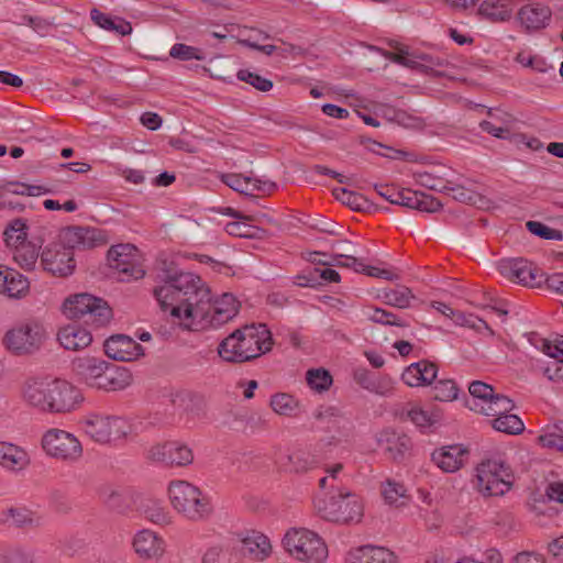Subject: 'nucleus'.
<instances>
[{
    "label": "nucleus",
    "mask_w": 563,
    "mask_h": 563,
    "mask_svg": "<svg viewBox=\"0 0 563 563\" xmlns=\"http://www.w3.org/2000/svg\"><path fill=\"white\" fill-rule=\"evenodd\" d=\"M157 272V279L163 285L156 286L153 295L161 309H169L170 314L178 318L185 329H217L239 313L241 305L232 294L224 292L212 301L210 289L200 276L179 269L175 262L159 260Z\"/></svg>",
    "instance_id": "obj_1"
},
{
    "label": "nucleus",
    "mask_w": 563,
    "mask_h": 563,
    "mask_svg": "<svg viewBox=\"0 0 563 563\" xmlns=\"http://www.w3.org/2000/svg\"><path fill=\"white\" fill-rule=\"evenodd\" d=\"M23 398L31 407L45 413H67L82 402L80 390L64 379L31 378L23 387Z\"/></svg>",
    "instance_id": "obj_2"
},
{
    "label": "nucleus",
    "mask_w": 563,
    "mask_h": 563,
    "mask_svg": "<svg viewBox=\"0 0 563 563\" xmlns=\"http://www.w3.org/2000/svg\"><path fill=\"white\" fill-rule=\"evenodd\" d=\"M272 333L265 323L245 324L234 330L218 345L219 356L228 363H245L272 350Z\"/></svg>",
    "instance_id": "obj_3"
},
{
    "label": "nucleus",
    "mask_w": 563,
    "mask_h": 563,
    "mask_svg": "<svg viewBox=\"0 0 563 563\" xmlns=\"http://www.w3.org/2000/svg\"><path fill=\"white\" fill-rule=\"evenodd\" d=\"M168 494L173 507L188 520L201 521L212 514L210 498L189 482H172Z\"/></svg>",
    "instance_id": "obj_4"
},
{
    "label": "nucleus",
    "mask_w": 563,
    "mask_h": 563,
    "mask_svg": "<svg viewBox=\"0 0 563 563\" xmlns=\"http://www.w3.org/2000/svg\"><path fill=\"white\" fill-rule=\"evenodd\" d=\"M63 309L68 319H85V322H91L96 327H103L112 319V309L108 302L87 292L67 297Z\"/></svg>",
    "instance_id": "obj_5"
},
{
    "label": "nucleus",
    "mask_w": 563,
    "mask_h": 563,
    "mask_svg": "<svg viewBox=\"0 0 563 563\" xmlns=\"http://www.w3.org/2000/svg\"><path fill=\"white\" fill-rule=\"evenodd\" d=\"M316 507L321 518L340 525L360 522L363 517V506L358 497L345 489H340L328 499L319 500Z\"/></svg>",
    "instance_id": "obj_6"
},
{
    "label": "nucleus",
    "mask_w": 563,
    "mask_h": 563,
    "mask_svg": "<svg viewBox=\"0 0 563 563\" xmlns=\"http://www.w3.org/2000/svg\"><path fill=\"white\" fill-rule=\"evenodd\" d=\"M283 545L299 561L320 563L328 556V549L322 539L306 529L288 531L283 539Z\"/></svg>",
    "instance_id": "obj_7"
},
{
    "label": "nucleus",
    "mask_w": 563,
    "mask_h": 563,
    "mask_svg": "<svg viewBox=\"0 0 563 563\" xmlns=\"http://www.w3.org/2000/svg\"><path fill=\"white\" fill-rule=\"evenodd\" d=\"M79 424L86 435L100 444L120 440L128 434V423L120 417L89 413Z\"/></svg>",
    "instance_id": "obj_8"
},
{
    "label": "nucleus",
    "mask_w": 563,
    "mask_h": 563,
    "mask_svg": "<svg viewBox=\"0 0 563 563\" xmlns=\"http://www.w3.org/2000/svg\"><path fill=\"white\" fill-rule=\"evenodd\" d=\"M512 472L500 460H486L477 466L478 488L488 496H500L512 485Z\"/></svg>",
    "instance_id": "obj_9"
},
{
    "label": "nucleus",
    "mask_w": 563,
    "mask_h": 563,
    "mask_svg": "<svg viewBox=\"0 0 563 563\" xmlns=\"http://www.w3.org/2000/svg\"><path fill=\"white\" fill-rule=\"evenodd\" d=\"M42 448L45 453L64 462H77L82 455L80 441L62 429H49L42 437Z\"/></svg>",
    "instance_id": "obj_10"
},
{
    "label": "nucleus",
    "mask_w": 563,
    "mask_h": 563,
    "mask_svg": "<svg viewBox=\"0 0 563 563\" xmlns=\"http://www.w3.org/2000/svg\"><path fill=\"white\" fill-rule=\"evenodd\" d=\"M107 258L111 268L120 274V282H131L143 278L145 271L142 268L137 249L133 244H118L109 249Z\"/></svg>",
    "instance_id": "obj_11"
},
{
    "label": "nucleus",
    "mask_w": 563,
    "mask_h": 563,
    "mask_svg": "<svg viewBox=\"0 0 563 563\" xmlns=\"http://www.w3.org/2000/svg\"><path fill=\"white\" fill-rule=\"evenodd\" d=\"M43 330L38 324H24L9 330L3 343L16 355L30 354L40 347Z\"/></svg>",
    "instance_id": "obj_12"
},
{
    "label": "nucleus",
    "mask_w": 563,
    "mask_h": 563,
    "mask_svg": "<svg viewBox=\"0 0 563 563\" xmlns=\"http://www.w3.org/2000/svg\"><path fill=\"white\" fill-rule=\"evenodd\" d=\"M41 264L53 275L66 277L71 275L76 267L74 251L59 243L49 244L41 254Z\"/></svg>",
    "instance_id": "obj_13"
},
{
    "label": "nucleus",
    "mask_w": 563,
    "mask_h": 563,
    "mask_svg": "<svg viewBox=\"0 0 563 563\" xmlns=\"http://www.w3.org/2000/svg\"><path fill=\"white\" fill-rule=\"evenodd\" d=\"M552 15V9L548 3L531 1L519 8L516 21L526 32H538L550 25Z\"/></svg>",
    "instance_id": "obj_14"
},
{
    "label": "nucleus",
    "mask_w": 563,
    "mask_h": 563,
    "mask_svg": "<svg viewBox=\"0 0 563 563\" xmlns=\"http://www.w3.org/2000/svg\"><path fill=\"white\" fill-rule=\"evenodd\" d=\"M147 457L167 465L187 466L194 461L192 450L179 441H167L148 450Z\"/></svg>",
    "instance_id": "obj_15"
},
{
    "label": "nucleus",
    "mask_w": 563,
    "mask_h": 563,
    "mask_svg": "<svg viewBox=\"0 0 563 563\" xmlns=\"http://www.w3.org/2000/svg\"><path fill=\"white\" fill-rule=\"evenodd\" d=\"M104 353L114 361L131 362L144 354L143 346L125 334H113L104 343Z\"/></svg>",
    "instance_id": "obj_16"
},
{
    "label": "nucleus",
    "mask_w": 563,
    "mask_h": 563,
    "mask_svg": "<svg viewBox=\"0 0 563 563\" xmlns=\"http://www.w3.org/2000/svg\"><path fill=\"white\" fill-rule=\"evenodd\" d=\"M376 440L388 459L394 462L404 461L412 448L410 438L394 429H384L377 434Z\"/></svg>",
    "instance_id": "obj_17"
},
{
    "label": "nucleus",
    "mask_w": 563,
    "mask_h": 563,
    "mask_svg": "<svg viewBox=\"0 0 563 563\" xmlns=\"http://www.w3.org/2000/svg\"><path fill=\"white\" fill-rule=\"evenodd\" d=\"M65 238L73 251L75 247L93 249L108 243L106 231L90 227H69L65 230Z\"/></svg>",
    "instance_id": "obj_18"
},
{
    "label": "nucleus",
    "mask_w": 563,
    "mask_h": 563,
    "mask_svg": "<svg viewBox=\"0 0 563 563\" xmlns=\"http://www.w3.org/2000/svg\"><path fill=\"white\" fill-rule=\"evenodd\" d=\"M470 451L462 444H452L435 450L431 459L434 464L446 473L459 471L467 460Z\"/></svg>",
    "instance_id": "obj_19"
},
{
    "label": "nucleus",
    "mask_w": 563,
    "mask_h": 563,
    "mask_svg": "<svg viewBox=\"0 0 563 563\" xmlns=\"http://www.w3.org/2000/svg\"><path fill=\"white\" fill-rule=\"evenodd\" d=\"M131 383L132 375L128 368L109 363L107 369H103L90 387L106 391H115L124 389Z\"/></svg>",
    "instance_id": "obj_20"
},
{
    "label": "nucleus",
    "mask_w": 563,
    "mask_h": 563,
    "mask_svg": "<svg viewBox=\"0 0 563 563\" xmlns=\"http://www.w3.org/2000/svg\"><path fill=\"white\" fill-rule=\"evenodd\" d=\"M438 371L435 363L420 360L405 368L401 379L410 387L428 386L435 380Z\"/></svg>",
    "instance_id": "obj_21"
},
{
    "label": "nucleus",
    "mask_w": 563,
    "mask_h": 563,
    "mask_svg": "<svg viewBox=\"0 0 563 563\" xmlns=\"http://www.w3.org/2000/svg\"><path fill=\"white\" fill-rule=\"evenodd\" d=\"M346 563H398L393 551L385 547L361 545L347 552Z\"/></svg>",
    "instance_id": "obj_22"
},
{
    "label": "nucleus",
    "mask_w": 563,
    "mask_h": 563,
    "mask_svg": "<svg viewBox=\"0 0 563 563\" xmlns=\"http://www.w3.org/2000/svg\"><path fill=\"white\" fill-rule=\"evenodd\" d=\"M30 291V282L18 271L0 265V292L10 298H24Z\"/></svg>",
    "instance_id": "obj_23"
},
{
    "label": "nucleus",
    "mask_w": 563,
    "mask_h": 563,
    "mask_svg": "<svg viewBox=\"0 0 563 563\" xmlns=\"http://www.w3.org/2000/svg\"><path fill=\"white\" fill-rule=\"evenodd\" d=\"M488 115L489 119L479 124L483 131L501 140L515 136L516 122L510 114L496 110L489 111Z\"/></svg>",
    "instance_id": "obj_24"
},
{
    "label": "nucleus",
    "mask_w": 563,
    "mask_h": 563,
    "mask_svg": "<svg viewBox=\"0 0 563 563\" xmlns=\"http://www.w3.org/2000/svg\"><path fill=\"white\" fill-rule=\"evenodd\" d=\"M136 554L144 560L159 559L164 554V541L150 530L140 531L133 540Z\"/></svg>",
    "instance_id": "obj_25"
},
{
    "label": "nucleus",
    "mask_w": 563,
    "mask_h": 563,
    "mask_svg": "<svg viewBox=\"0 0 563 563\" xmlns=\"http://www.w3.org/2000/svg\"><path fill=\"white\" fill-rule=\"evenodd\" d=\"M240 552L244 556L263 561L271 554L272 545L265 534L258 531H251L241 540Z\"/></svg>",
    "instance_id": "obj_26"
},
{
    "label": "nucleus",
    "mask_w": 563,
    "mask_h": 563,
    "mask_svg": "<svg viewBox=\"0 0 563 563\" xmlns=\"http://www.w3.org/2000/svg\"><path fill=\"white\" fill-rule=\"evenodd\" d=\"M109 363L102 358L85 356L76 358L73 368L78 378L90 387L103 369H107Z\"/></svg>",
    "instance_id": "obj_27"
},
{
    "label": "nucleus",
    "mask_w": 563,
    "mask_h": 563,
    "mask_svg": "<svg viewBox=\"0 0 563 563\" xmlns=\"http://www.w3.org/2000/svg\"><path fill=\"white\" fill-rule=\"evenodd\" d=\"M58 341L64 349L78 351L87 347L91 343L92 335L88 330L73 323L59 330Z\"/></svg>",
    "instance_id": "obj_28"
},
{
    "label": "nucleus",
    "mask_w": 563,
    "mask_h": 563,
    "mask_svg": "<svg viewBox=\"0 0 563 563\" xmlns=\"http://www.w3.org/2000/svg\"><path fill=\"white\" fill-rule=\"evenodd\" d=\"M465 407L468 409L483 413L485 416H492L498 418L499 416L510 412L515 408L514 401L501 394H494L485 405H479L477 401L470 402L465 400Z\"/></svg>",
    "instance_id": "obj_29"
},
{
    "label": "nucleus",
    "mask_w": 563,
    "mask_h": 563,
    "mask_svg": "<svg viewBox=\"0 0 563 563\" xmlns=\"http://www.w3.org/2000/svg\"><path fill=\"white\" fill-rule=\"evenodd\" d=\"M29 464V457L19 446L0 442V465L12 471L22 470Z\"/></svg>",
    "instance_id": "obj_30"
},
{
    "label": "nucleus",
    "mask_w": 563,
    "mask_h": 563,
    "mask_svg": "<svg viewBox=\"0 0 563 563\" xmlns=\"http://www.w3.org/2000/svg\"><path fill=\"white\" fill-rule=\"evenodd\" d=\"M333 196L336 200L341 201L343 205L355 211L371 212L377 209V207L362 194L349 190L343 187L334 188Z\"/></svg>",
    "instance_id": "obj_31"
},
{
    "label": "nucleus",
    "mask_w": 563,
    "mask_h": 563,
    "mask_svg": "<svg viewBox=\"0 0 563 563\" xmlns=\"http://www.w3.org/2000/svg\"><path fill=\"white\" fill-rule=\"evenodd\" d=\"M478 14L492 22H506L512 16V9L506 0H484Z\"/></svg>",
    "instance_id": "obj_32"
},
{
    "label": "nucleus",
    "mask_w": 563,
    "mask_h": 563,
    "mask_svg": "<svg viewBox=\"0 0 563 563\" xmlns=\"http://www.w3.org/2000/svg\"><path fill=\"white\" fill-rule=\"evenodd\" d=\"M373 146L366 147V150L376 155L397 161L405 162H413V163H424L426 157L416 154L415 152L394 148L389 146L387 143H372Z\"/></svg>",
    "instance_id": "obj_33"
},
{
    "label": "nucleus",
    "mask_w": 563,
    "mask_h": 563,
    "mask_svg": "<svg viewBox=\"0 0 563 563\" xmlns=\"http://www.w3.org/2000/svg\"><path fill=\"white\" fill-rule=\"evenodd\" d=\"M377 298H380L384 303L398 308L406 309L410 307V302L415 299L411 289L404 285H398L396 288H385L379 291Z\"/></svg>",
    "instance_id": "obj_34"
},
{
    "label": "nucleus",
    "mask_w": 563,
    "mask_h": 563,
    "mask_svg": "<svg viewBox=\"0 0 563 563\" xmlns=\"http://www.w3.org/2000/svg\"><path fill=\"white\" fill-rule=\"evenodd\" d=\"M362 316L364 319L379 323L383 325H396L400 328L409 327V323L397 317L391 311L385 310L383 308L368 306L362 309Z\"/></svg>",
    "instance_id": "obj_35"
},
{
    "label": "nucleus",
    "mask_w": 563,
    "mask_h": 563,
    "mask_svg": "<svg viewBox=\"0 0 563 563\" xmlns=\"http://www.w3.org/2000/svg\"><path fill=\"white\" fill-rule=\"evenodd\" d=\"M15 246L13 258L15 263L23 269L31 271L35 267L38 258V251L33 243L21 242Z\"/></svg>",
    "instance_id": "obj_36"
},
{
    "label": "nucleus",
    "mask_w": 563,
    "mask_h": 563,
    "mask_svg": "<svg viewBox=\"0 0 563 563\" xmlns=\"http://www.w3.org/2000/svg\"><path fill=\"white\" fill-rule=\"evenodd\" d=\"M374 189L377 194L385 198L393 205H399L411 209V205L407 203L408 200H411L415 194V190L411 189H401L398 190L394 185H374Z\"/></svg>",
    "instance_id": "obj_37"
},
{
    "label": "nucleus",
    "mask_w": 563,
    "mask_h": 563,
    "mask_svg": "<svg viewBox=\"0 0 563 563\" xmlns=\"http://www.w3.org/2000/svg\"><path fill=\"white\" fill-rule=\"evenodd\" d=\"M90 18L97 25L107 31H114L121 35H128L132 32V26L129 22L120 19L113 20L98 9H92L90 11Z\"/></svg>",
    "instance_id": "obj_38"
},
{
    "label": "nucleus",
    "mask_w": 563,
    "mask_h": 563,
    "mask_svg": "<svg viewBox=\"0 0 563 563\" xmlns=\"http://www.w3.org/2000/svg\"><path fill=\"white\" fill-rule=\"evenodd\" d=\"M388 58L394 63L402 65L408 68L419 69L431 63V57L424 54H413L407 49H398L397 52L389 53Z\"/></svg>",
    "instance_id": "obj_39"
},
{
    "label": "nucleus",
    "mask_w": 563,
    "mask_h": 563,
    "mask_svg": "<svg viewBox=\"0 0 563 563\" xmlns=\"http://www.w3.org/2000/svg\"><path fill=\"white\" fill-rule=\"evenodd\" d=\"M0 189L19 196H41L52 192L51 189L41 185H27L22 181L11 180L0 184Z\"/></svg>",
    "instance_id": "obj_40"
},
{
    "label": "nucleus",
    "mask_w": 563,
    "mask_h": 563,
    "mask_svg": "<svg viewBox=\"0 0 563 563\" xmlns=\"http://www.w3.org/2000/svg\"><path fill=\"white\" fill-rule=\"evenodd\" d=\"M271 407L280 416L294 417L298 415L299 401L289 394H276L271 398Z\"/></svg>",
    "instance_id": "obj_41"
},
{
    "label": "nucleus",
    "mask_w": 563,
    "mask_h": 563,
    "mask_svg": "<svg viewBox=\"0 0 563 563\" xmlns=\"http://www.w3.org/2000/svg\"><path fill=\"white\" fill-rule=\"evenodd\" d=\"M493 429L507 434H520L525 430V423L517 415L510 412L499 416L490 421Z\"/></svg>",
    "instance_id": "obj_42"
},
{
    "label": "nucleus",
    "mask_w": 563,
    "mask_h": 563,
    "mask_svg": "<svg viewBox=\"0 0 563 563\" xmlns=\"http://www.w3.org/2000/svg\"><path fill=\"white\" fill-rule=\"evenodd\" d=\"M221 180L231 189L254 200L257 199V196H254L252 190L253 177H244L241 174H222Z\"/></svg>",
    "instance_id": "obj_43"
},
{
    "label": "nucleus",
    "mask_w": 563,
    "mask_h": 563,
    "mask_svg": "<svg viewBox=\"0 0 563 563\" xmlns=\"http://www.w3.org/2000/svg\"><path fill=\"white\" fill-rule=\"evenodd\" d=\"M522 267H528V260L522 257L503 258L497 263L499 274L516 283L520 278V269Z\"/></svg>",
    "instance_id": "obj_44"
},
{
    "label": "nucleus",
    "mask_w": 563,
    "mask_h": 563,
    "mask_svg": "<svg viewBox=\"0 0 563 563\" xmlns=\"http://www.w3.org/2000/svg\"><path fill=\"white\" fill-rule=\"evenodd\" d=\"M411 196V200L407 201V203L411 205V209L426 212H437L443 207L442 202L438 198L423 191L415 190V194Z\"/></svg>",
    "instance_id": "obj_45"
},
{
    "label": "nucleus",
    "mask_w": 563,
    "mask_h": 563,
    "mask_svg": "<svg viewBox=\"0 0 563 563\" xmlns=\"http://www.w3.org/2000/svg\"><path fill=\"white\" fill-rule=\"evenodd\" d=\"M545 275L536 264L528 261V267L520 269V278L517 283L531 288H540L543 286Z\"/></svg>",
    "instance_id": "obj_46"
},
{
    "label": "nucleus",
    "mask_w": 563,
    "mask_h": 563,
    "mask_svg": "<svg viewBox=\"0 0 563 563\" xmlns=\"http://www.w3.org/2000/svg\"><path fill=\"white\" fill-rule=\"evenodd\" d=\"M27 225L24 219L16 218L12 220L5 228L3 235L9 246L16 245L26 240Z\"/></svg>",
    "instance_id": "obj_47"
},
{
    "label": "nucleus",
    "mask_w": 563,
    "mask_h": 563,
    "mask_svg": "<svg viewBox=\"0 0 563 563\" xmlns=\"http://www.w3.org/2000/svg\"><path fill=\"white\" fill-rule=\"evenodd\" d=\"M309 387L316 391L328 390L333 383L330 372L325 368H312L306 375Z\"/></svg>",
    "instance_id": "obj_48"
},
{
    "label": "nucleus",
    "mask_w": 563,
    "mask_h": 563,
    "mask_svg": "<svg viewBox=\"0 0 563 563\" xmlns=\"http://www.w3.org/2000/svg\"><path fill=\"white\" fill-rule=\"evenodd\" d=\"M538 368L547 378L555 384L563 385V358L538 361Z\"/></svg>",
    "instance_id": "obj_49"
},
{
    "label": "nucleus",
    "mask_w": 563,
    "mask_h": 563,
    "mask_svg": "<svg viewBox=\"0 0 563 563\" xmlns=\"http://www.w3.org/2000/svg\"><path fill=\"white\" fill-rule=\"evenodd\" d=\"M433 398L439 401H452L457 398L459 387L453 379L434 380Z\"/></svg>",
    "instance_id": "obj_50"
},
{
    "label": "nucleus",
    "mask_w": 563,
    "mask_h": 563,
    "mask_svg": "<svg viewBox=\"0 0 563 563\" xmlns=\"http://www.w3.org/2000/svg\"><path fill=\"white\" fill-rule=\"evenodd\" d=\"M353 378L362 388L377 395H385V391L380 388V384L377 380L376 375L371 373L368 369L356 368L353 373Z\"/></svg>",
    "instance_id": "obj_51"
},
{
    "label": "nucleus",
    "mask_w": 563,
    "mask_h": 563,
    "mask_svg": "<svg viewBox=\"0 0 563 563\" xmlns=\"http://www.w3.org/2000/svg\"><path fill=\"white\" fill-rule=\"evenodd\" d=\"M418 185L433 191L446 192V188L452 184L451 180H444L442 177L434 176L431 173L423 172L415 174Z\"/></svg>",
    "instance_id": "obj_52"
},
{
    "label": "nucleus",
    "mask_w": 563,
    "mask_h": 563,
    "mask_svg": "<svg viewBox=\"0 0 563 563\" xmlns=\"http://www.w3.org/2000/svg\"><path fill=\"white\" fill-rule=\"evenodd\" d=\"M445 194L450 195L454 200L467 205H476L482 199V196L477 191L462 185H449Z\"/></svg>",
    "instance_id": "obj_53"
},
{
    "label": "nucleus",
    "mask_w": 563,
    "mask_h": 563,
    "mask_svg": "<svg viewBox=\"0 0 563 563\" xmlns=\"http://www.w3.org/2000/svg\"><path fill=\"white\" fill-rule=\"evenodd\" d=\"M526 227L530 233L544 240L560 241L563 239L562 231L550 228L549 225L539 221H528Z\"/></svg>",
    "instance_id": "obj_54"
},
{
    "label": "nucleus",
    "mask_w": 563,
    "mask_h": 563,
    "mask_svg": "<svg viewBox=\"0 0 563 563\" xmlns=\"http://www.w3.org/2000/svg\"><path fill=\"white\" fill-rule=\"evenodd\" d=\"M169 55L179 60H202V52L194 46H189L183 43H176L170 47Z\"/></svg>",
    "instance_id": "obj_55"
},
{
    "label": "nucleus",
    "mask_w": 563,
    "mask_h": 563,
    "mask_svg": "<svg viewBox=\"0 0 563 563\" xmlns=\"http://www.w3.org/2000/svg\"><path fill=\"white\" fill-rule=\"evenodd\" d=\"M288 464L284 465V467L288 472L292 473H303L310 470L313 465V461L302 452H295L292 454L287 455Z\"/></svg>",
    "instance_id": "obj_56"
},
{
    "label": "nucleus",
    "mask_w": 563,
    "mask_h": 563,
    "mask_svg": "<svg viewBox=\"0 0 563 563\" xmlns=\"http://www.w3.org/2000/svg\"><path fill=\"white\" fill-rule=\"evenodd\" d=\"M225 230L231 235L245 238H262L265 233V231L258 227L249 225L240 221L228 223Z\"/></svg>",
    "instance_id": "obj_57"
},
{
    "label": "nucleus",
    "mask_w": 563,
    "mask_h": 563,
    "mask_svg": "<svg viewBox=\"0 0 563 563\" xmlns=\"http://www.w3.org/2000/svg\"><path fill=\"white\" fill-rule=\"evenodd\" d=\"M408 418L420 428L431 427L440 420L438 412L429 413L421 408H412L407 413Z\"/></svg>",
    "instance_id": "obj_58"
},
{
    "label": "nucleus",
    "mask_w": 563,
    "mask_h": 563,
    "mask_svg": "<svg viewBox=\"0 0 563 563\" xmlns=\"http://www.w3.org/2000/svg\"><path fill=\"white\" fill-rule=\"evenodd\" d=\"M238 78L256 88L260 91H268L273 87V82L256 73L249 69H241L238 71Z\"/></svg>",
    "instance_id": "obj_59"
},
{
    "label": "nucleus",
    "mask_w": 563,
    "mask_h": 563,
    "mask_svg": "<svg viewBox=\"0 0 563 563\" xmlns=\"http://www.w3.org/2000/svg\"><path fill=\"white\" fill-rule=\"evenodd\" d=\"M468 391L471 396L474 398L473 401H476V399L482 401V405H485L489 399H492L493 395L495 394L494 387L489 384H486L482 380H474L468 386Z\"/></svg>",
    "instance_id": "obj_60"
},
{
    "label": "nucleus",
    "mask_w": 563,
    "mask_h": 563,
    "mask_svg": "<svg viewBox=\"0 0 563 563\" xmlns=\"http://www.w3.org/2000/svg\"><path fill=\"white\" fill-rule=\"evenodd\" d=\"M382 494L385 500L390 505L397 504L400 498H407L404 485L393 481H387L385 483Z\"/></svg>",
    "instance_id": "obj_61"
},
{
    "label": "nucleus",
    "mask_w": 563,
    "mask_h": 563,
    "mask_svg": "<svg viewBox=\"0 0 563 563\" xmlns=\"http://www.w3.org/2000/svg\"><path fill=\"white\" fill-rule=\"evenodd\" d=\"M341 412L338 408L332 406H320L314 412L313 418L322 423L334 426L341 418Z\"/></svg>",
    "instance_id": "obj_62"
},
{
    "label": "nucleus",
    "mask_w": 563,
    "mask_h": 563,
    "mask_svg": "<svg viewBox=\"0 0 563 563\" xmlns=\"http://www.w3.org/2000/svg\"><path fill=\"white\" fill-rule=\"evenodd\" d=\"M538 443L548 449H555L563 452V435L550 430L538 437Z\"/></svg>",
    "instance_id": "obj_63"
},
{
    "label": "nucleus",
    "mask_w": 563,
    "mask_h": 563,
    "mask_svg": "<svg viewBox=\"0 0 563 563\" xmlns=\"http://www.w3.org/2000/svg\"><path fill=\"white\" fill-rule=\"evenodd\" d=\"M0 563H33V559L20 550H10L0 556Z\"/></svg>",
    "instance_id": "obj_64"
}]
</instances>
